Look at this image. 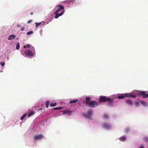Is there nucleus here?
Returning <instances> with one entry per match:
<instances>
[{
	"label": "nucleus",
	"instance_id": "obj_1",
	"mask_svg": "<svg viewBox=\"0 0 148 148\" xmlns=\"http://www.w3.org/2000/svg\"><path fill=\"white\" fill-rule=\"evenodd\" d=\"M57 6L59 7V8L56 10L55 13V18H57L60 16L62 15L64 12V8L63 6L59 5Z\"/></svg>",
	"mask_w": 148,
	"mask_h": 148
},
{
	"label": "nucleus",
	"instance_id": "obj_2",
	"mask_svg": "<svg viewBox=\"0 0 148 148\" xmlns=\"http://www.w3.org/2000/svg\"><path fill=\"white\" fill-rule=\"evenodd\" d=\"M99 101L100 102H109L110 103L113 102L112 98L110 97H107L105 96H100L99 98Z\"/></svg>",
	"mask_w": 148,
	"mask_h": 148
},
{
	"label": "nucleus",
	"instance_id": "obj_3",
	"mask_svg": "<svg viewBox=\"0 0 148 148\" xmlns=\"http://www.w3.org/2000/svg\"><path fill=\"white\" fill-rule=\"evenodd\" d=\"M93 112L92 110L91 109H88L87 111L86 114H83L82 115L84 117L90 119L91 116Z\"/></svg>",
	"mask_w": 148,
	"mask_h": 148
},
{
	"label": "nucleus",
	"instance_id": "obj_4",
	"mask_svg": "<svg viewBox=\"0 0 148 148\" xmlns=\"http://www.w3.org/2000/svg\"><path fill=\"white\" fill-rule=\"evenodd\" d=\"M86 106H90L91 108H94L97 107L98 105V103L95 101H91Z\"/></svg>",
	"mask_w": 148,
	"mask_h": 148
},
{
	"label": "nucleus",
	"instance_id": "obj_5",
	"mask_svg": "<svg viewBox=\"0 0 148 148\" xmlns=\"http://www.w3.org/2000/svg\"><path fill=\"white\" fill-rule=\"evenodd\" d=\"M146 91H140L138 93L140 96H141L143 98L148 97V93H147Z\"/></svg>",
	"mask_w": 148,
	"mask_h": 148
},
{
	"label": "nucleus",
	"instance_id": "obj_6",
	"mask_svg": "<svg viewBox=\"0 0 148 148\" xmlns=\"http://www.w3.org/2000/svg\"><path fill=\"white\" fill-rule=\"evenodd\" d=\"M44 138L42 134H38L35 136L34 137V140H39Z\"/></svg>",
	"mask_w": 148,
	"mask_h": 148
},
{
	"label": "nucleus",
	"instance_id": "obj_7",
	"mask_svg": "<svg viewBox=\"0 0 148 148\" xmlns=\"http://www.w3.org/2000/svg\"><path fill=\"white\" fill-rule=\"evenodd\" d=\"M25 53L29 57H32L34 55V53L31 51L29 50L25 51Z\"/></svg>",
	"mask_w": 148,
	"mask_h": 148
},
{
	"label": "nucleus",
	"instance_id": "obj_8",
	"mask_svg": "<svg viewBox=\"0 0 148 148\" xmlns=\"http://www.w3.org/2000/svg\"><path fill=\"white\" fill-rule=\"evenodd\" d=\"M125 95L127 97L132 98H135L136 97V95H133L131 93H126L125 94Z\"/></svg>",
	"mask_w": 148,
	"mask_h": 148
},
{
	"label": "nucleus",
	"instance_id": "obj_9",
	"mask_svg": "<svg viewBox=\"0 0 148 148\" xmlns=\"http://www.w3.org/2000/svg\"><path fill=\"white\" fill-rule=\"evenodd\" d=\"M102 125L103 128L106 129L109 128L111 127L110 125L107 123H103Z\"/></svg>",
	"mask_w": 148,
	"mask_h": 148
},
{
	"label": "nucleus",
	"instance_id": "obj_10",
	"mask_svg": "<svg viewBox=\"0 0 148 148\" xmlns=\"http://www.w3.org/2000/svg\"><path fill=\"white\" fill-rule=\"evenodd\" d=\"M86 101L85 102V104L87 106L90 102V100L91 99V97H87L85 98Z\"/></svg>",
	"mask_w": 148,
	"mask_h": 148
},
{
	"label": "nucleus",
	"instance_id": "obj_11",
	"mask_svg": "<svg viewBox=\"0 0 148 148\" xmlns=\"http://www.w3.org/2000/svg\"><path fill=\"white\" fill-rule=\"evenodd\" d=\"M16 37L15 35L12 34L10 35L8 38V39L9 40H11L15 38Z\"/></svg>",
	"mask_w": 148,
	"mask_h": 148
},
{
	"label": "nucleus",
	"instance_id": "obj_12",
	"mask_svg": "<svg viewBox=\"0 0 148 148\" xmlns=\"http://www.w3.org/2000/svg\"><path fill=\"white\" fill-rule=\"evenodd\" d=\"M35 113V112L34 111H30L28 114V117H30L34 114Z\"/></svg>",
	"mask_w": 148,
	"mask_h": 148
},
{
	"label": "nucleus",
	"instance_id": "obj_13",
	"mask_svg": "<svg viewBox=\"0 0 148 148\" xmlns=\"http://www.w3.org/2000/svg\"><path fill=\"white\" fill-rule=\"evenodd\" d=\"M125 102L127 104L130 105H133V102L130 99L126 100Z\"/></svg>",
	"mask_w": 148,
	"mask_h": 148
},
{
	"label": "nucleus",
	"instance_id": "obj_14",
	"mask_svg": "<svg viewBox=\"0 0 148 148\" xmlns=\"http://www.w3.org/2000/svg\"><path fill=\"white\" fill-rule=\"evenodd\" d=\"M78 101V99H75V100H73L71 101H69V103H76V102H77Z\"/></svg>",
	"mask_w": 148,
	"mask_h": 148
},
{
	"label": "nucleus",
	"instance_id": "obj_15",
	"mask_svg": "<svg viewBox=\"0 0 148 148\" xmlns=\"http://www.w3.org/2000/svg\"><path fill=\"white\" fill-rule=\"evenodd\" d=\"M125 96L123 95H119L118 98L119 99H122L124 98Z\"/></svg>",
	"mask_w": 148,
	"mask_h": 148
},
{
	"label": "nucleus",
	"instance_id": "obj_16",
	"mask_svg": "<svg viewBox=\"0 0 148 148\" xmlns=\"http://www.w3.org/2000/svg\"><path fill=\"white\" fill-rule=\"evenodd\" d=\"M126 139V138L125 136H123L119 138V140L121 141H123Z\"/></svg>",
	"mask_w": 148,
	"mask_h": 148
},
{
	"label": "nucleus",
	"instance_id": "obj_17",
	"mask_svg": "<svg viewBox=\"0 0 148 148\" xmlns=\"http://www.w3.org/2000/svg\"><path fill=\"white\" fill-rule=\"evenodd\" d=\"M49 103H50V102L48 101H46L45 106H46V107L47 108H48L49 106Z\"/></svg>",
	"mask_w": 148,
	"mask_h": 148
},
{
	"label": "nucleus",
	"instance_id": "obj_18",
	"mask_svg": "<svg viewBox=\"0 0 148 148\" xmlns=\"http://www.w3.org/2000/svg\"><path fill=\"white\" fill-rule=\"evenodd\" d=\"M140 103L143 104V106H146V103L145 101H140Z\"/></svg>",
	"mask_w": 148,
	"mask_h": 148
},
{
	"label": "nucleus",
	"instance_id": "obj_19",
	"mask_svg": "<svg viewBox=\"0 0 148 148\" xmlns=\"http://www.w3.org/2000/svg\"><path fill=\"white\" fill-rule=\"evenodd\" d=\"M57 105V103H51L50 104V106L52 107L53 106H56Z\"/></svg>",
	"mask_w": 148,
	"mask_h": 148
},
{
	"label": "nucleus",
	"instance_id": "obj_20",
	"mask_svg": "<svg viewBox=\"0 0 148 148\" xmlns=\"http://www.w3.org/2000/svg\"><path fill=\"white\" fill-rule=\"evenodd\" d=\"M42 24V22H40L39 23H35V24L36 25V27H37L39 26L40 25Z\"/></svg>",
	"mask_w": 148,
	"mask_h": 148
},
{
	"label": "nucleus",
	"instance_id": "obj_21",
	"mask_svg": "<svg viewBox=\"0 0 148 148\" xmlns=\"http://www.w3.org/2000/svg\"><path fill=\"white\" fill-rule=\"evenodd\" d=\"M16 49H18L20 48V44L19 42H18L16 45Z\"/></svg>",
	"mask_w": 148,
	"mask_h": 148
},
{
	"label": "nucleus",
	"instance_id": "obj_22",
	"mask_svg": "<svg viewBox=\"0 0 148 148\" xmlns=\"http://www.w3.org/2000/svg\"><path fill=\"white\" fill-rule=\"evenodd\" d=\"M103 117L105 119H108L109 117V116L108 114H105L103 115Z\"/></svg>",
	"mask_w": 148,
	"mask_h": 148
},
{
	"label": "nucleus",
	"instance_id": "obj_23",
	"mask_svg": "<svg viewBox=\"0 0 148 148\" xmlns=\"http://www.w3.org/2000/svg\"><path fill=\"white\" fill-rule=\"evenodd\" d=\"M33 33V31H30L28 32L27 33V35H31V34H32Z\"/></svg>",
	"mask_w": 148,
	"mask_h": 148
},
{
	"label": "nucleus",
	"instance_id": "obj_24",
	"mask_svg": "<svg viewBox=\"0 0 148 148\" xmlns=\"http://www.w3.org/2000/svg\"><path fill=\"white\" fill-rule=\"evenodd\" d=\"M144 140L145 142H148V137H145L144 138Z\"/></svg>",
	"mask_w": 148,
	"mask_h": 148
},
{
	"label": "nucleus",
	"instance_id": "obj_25",
	"mask_svg": "<svg viewBox=\"0 0 148 148\" xmlns=\"http://www.w3.org/2000/svg\"><path fill=\"white\" fill-rule=\"evenodd\" d=\"M62 107H56L54 108V110H61L62 109Z\"/></svg>",
	"mask_w": 148,
	"mask_h": 148
},
{
	"label": "nucleus",
	"instance_id": "obj_26",
	"mask_svg": "<svg viewBox=\"0 0 148 148\" xmlns=\"http://www.w3.org/2000/svg\"><path fill=\"white\" fill-rule=\"evenodd\" d=\"M26 114H23L21 117V120H23L24 119V117H25V116H26Z\"/></svg>",
	"mask_w": 148,
	"mask_h": 148
},
{
	"label": "nucleus",
	"instance_id": "obj_27",
	"mask_svg": "<svg viewBox=\"0 0 148 148\" xmlns=\"http://www.w3.org/2000/svg\"><path fill=\"white\" fill-rule=\"evenodd\" d=\"M135 104L136 106V107L138 106H139V103L138 102H136L135 103Z\"/></svg>",
	"mask_w": 148,
	"mask_h": 148
},
{
	"label": "nucleus",
	"instance_id": "obj_28",
	"mask_svg": "<svg viewBox=\"0 0 148 148\" xmlns=\"http://www.w3.org/2000/svg\"><path fill=\"white\" fill-rule=\"evenodd\" d=\"M71 112L68 111H66V112H65V113H66L67 114H69V115L71 114Z\"/></svg>",
	"mask_w": 148,
	"mask_h": 148
},
{
	"label": "nucleus",
	"instance_id": "obj_29",
	"mask_svg": "<svg viewBox=\"0 0 148 148\" xmlns=\"http://www.w3.org/2000/svg\"><path fill=\"white\" fill-rule=\"evenodd\" d=\"M1 65L2 66H4L5 65V63L3 62H0Z\"/></svg>",
	"mask_w": 148,
	"mask_h": 148
},
{
	"label": "nucleus",
	"instance_id": "obj_30",
	"mask_svg": "<svg viewBox=\"0 0 148 148\" xmlns=\"http://www.w3.org/2000/svg\"><path fill=\"white\" fill-rule=\"evenodd\" d=\"M129 128H126L125 130V131L126 132H129Z\"/></svg>",
	"mask_w": 148,
	"mask_h": 148
},
{
	"label": "nucleus",
	"instance_id": "obj_31",
	"mask_svg": "<svg viewBox=\"0 0 148 148\" xmlns=\"http://www.w3.org/2000/svg\"><path fill=\"white\" fill-rule=\"evenodd\" d=\"M30 47V45L29 44H27L26 45V47L27 48H29V47Z\"/></svg>",
	"mask_w": 148,
	"mask_h": 148
},
{
	"label": "nucleus",
	"instance_id": "obj_32",
	"mask_svg": "<svg viewBox=\"0 0 148 148\" xmlns=\"http://www.w3.org/2000/svg\"><path fill=\"white\" fill-rule=\"evenodd\" d=\"M24 29H25V28H24V27H22L21 28V31H22L24 30Z\"/></svg>",
	"mask_w": 148,
	"mask_h": 148
},
{
	"label": "nucleus",
	"instance_id": "obj_33",
	"mask_svg": "<svg viewBox=\"0 0 148 148\" xmlns=\"http://www.w3.org/2000/svg\"><path fill=\"white\" fill-rule=\"evenodd\" d=\"M32 21L31 20H29L28 21L27 23H31L32 22Z\"/></svg>",
	"mask_w": 148,
	"mask_h": 148
},
{
	"label": "nucleus",
	"instance_id": "obj_34",
	"mask_svg": "<svg viewBox=\"0 0 148 148\" xmlns=\"http://www.w3.org/2000/svg\"><path fill=\"white\" fill-rule=\"evenodd\" d=\"M139 148H144V147L142 145H140L139 147Z\"/></svg>",
	"mask_w": 148,
	"mask_h": 148
},
{
	"label": "nucleus",
	"instance_id": "obj_35",
	"mask_svg": "<svg viewBox=\"0 0 148 148\" xmlns=\"http://www.w3.org/2000/svg\"><path fill=\"white\" fill-rule=\"evenodd\" d=\"M42 108H40V109H38V110L39 111L40 110H42Z\"/></svg>",
	"mask_w": 148,
	"mask_h": 148
},
{
	"label": "nucleus",
	"instance_id": "obj_36",
	"mask_svg": "<svg viewBox=\"0 0 148 148\" xmlns=\"http://www.w3.org/2000/svg\"><path fill=\"white\" fill-rule=\"evenodd\" d=\"M17 27H20V26L19 25H17Z\"/></svg>",
	"mask_w": 148,
	"mask_h": 148
},
{
	"label": "nucleus",
	"instance_id": "obj_37",
	"mask_svg": "<svg viewBox=\"0 0 148 148\" xmlns=\"http://www.w3.org/2000/svg\"><path fill=\"white\" fill-rule=\"evenodd\" d=\"M31 15H33V13L32 12L31 13Z\"/></svg>",
	"mask_w": 148,
	"mask_h": 148
},
{
	"label": "nucleus",
	"instance_id": "obj_38",
	"mask_svg": "<svg viewBox=\"0 0 148 148\" xmlns=\"http://www.w3.org/2000/svg\"><path fill=\"white\" fill-rule=\"evenodd\" d=\"M26 47V46H24V48H25Z\"/></svg>",
	"mask_w": 148,
	"mask_h": 148
}]
</instances>
